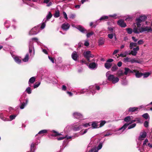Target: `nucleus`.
Segmentation results:
<instances>
[{
  "label": "nucleus",
  "instance_id": "1",
  "mask_svg": "<svg viewBox=\"0 0 152 152\" xmlns=\"http://www.w3.org/2000/svg\"><path fill=\"white\" fill-rule=\"evenodd\" d=\"M100 89V87L98 86H92L89 87L88 89H83L81 90L79 93L80 94H83L86 92L89 91V93L92 94V95L95 94V90L96 89L99 90Z\"/></svg>",
  "mask_w": 152,
  "mask_h": 152
},
{
  "label": "nucleus",
  "instance_id": "2",
  "mask_svg": "<svg viewBox=\"0 0 152 152\" xmlns=\"http://www.w3.org/2000/svg\"><path fill=\"white\" fill-rule=\"evenodd\" d=\"M110 72L108 71L106 73V75L107 79L110 81H111L113 84L118 82L119 79L117 77H115L113 75L110 74Z\"/></svg>",
  "mask_w": 152,
  "mask_h": 152
},
{
  "label": "nucleus",
  "instance_id": "3",
  "mask_svg": "<svg viewBox=\"0 0 152 152\" xmlns=\"http://www.w3.org/2000/svg\"><path fill=\"white\" fill-rule=\"evenodd\" d=\"M136 121V119L133 120L132 119L131 120V122L129 123L126 124H124L120 128L116 133V134H120L127 127V126L130 124L135 122Z\"/></svg>",
  "mask_w": 152,
  "mask_h": 152
},
{
  "label": "nucleus",
  "instance_id": "4",
  "mask_svg": "<svg viewBox=\"0 0 152 152\" xmlns=\"http://www.w3.org/2000/svg\"><path fill=\"white\" fill-rule=\"evenodd\" d=\"M29 52L30 54V56L32 58L34 55V49L33 42L30 41L29 44Z\"/></svg>",
  "mask_w": 152,
  "mask_h": 152
},
{
  "label": "nucleus",
  "instance_id": "5",
  "mask_svg": "<svg viewBox=\"0 0 152 152\" xmlns=\"http://www.w3.org/2000/svg\"><path fill=\"white\" fill-rule=\"evenodd\" d=\"M83 55L88 62H91L90 60V58H93L94 56L93 55L91 54V52L89 50L84 52L83 53Z\"/></svg>",
  "mask_w": 152,
  "mask_h": 152
},
{
  "label": "nucleus",
  "instance_id": "6",
  "mask_svg": "<svg viewBox=\"0 0 152 152\" xmlns=\"http://www.w3.org/2000/svg\"><path fill=\"white\" fill-rule=\"evenodd\" d=\"M95 61L94 59H93L91 60L92 62L89 64L88 66L90 69L93 70H95L98 67V64L97 63L93 62Z\"/></svg>",
  "mask_w": 152,
  "mask_h": 152
},
{
  "label": "nucleus",
  "instance_id": "7",
  "mask_svg": "<svg viewBox=\"0 0 152 152\" xmlns=\"http://www.w3.org/2000/svg\"><path fill=\"white\" fill-rule=\"evenodd\" d=\"M72 129L74 131H77L79 130L80 129L83 128V125L80 124L78 123H76L74 124L72 127Z\"/></svg>",
  "mask_w": 152,
  "mask_h": 152
},
{
  "label": "nucleus",
  "instance_id": "8",
  "mask_svg": "<svg viewBox=\"0 0 152 152\" xmlns=\"http://www.w3.org/2000/svg\"><path fill=\"white\" fill-rule=\"evenodd\" d=\"M141 32H152V28L151 26H145L141 27Z\"/></svg>",
  "mask_w": 152,
  "mask_h": 152
},
{
  "label": "nucleus",
  "instance_id": "9",
  "mask_svg": "<svg viewBox=\"0 0 152 152\" xmlns=\"http://www.w3.org/2000/svg\"><path fill=\"white\" fill-rule=\"evenodd\" d=\"M73 116L75 118L79 119H81L83 118V115L81 113L75 112L73 113Z\"/></svg>",
  "mask_w": 152,
  "mask_h": 152
},
{
  "label": "nucleus",
  "instance_id": "10",
  "mask_svg": "<svg viewBox=\"0 0 152 152\" xmlns=\"http://www.w3.org/2000/svg\"><path fill=\"white\" fill-rule=\"evenodd\" d=\"M38 28L37 27H35L33 28L29 32V35H31L37 34L38 32L37 31Z\"/></svg>",
  "mask_w": 152,
  "mask_h": 152
},
{
  "label": "nucleus",
  "instance_id": "11",
  "mask_svg": "<svg viewBox=\"0 0 152 152\" xmlns=\"http://www.w3.org/2000/svg\"><path fill=\"white\" fill-rule=\"evenodd\" d=\"M147 135V133L146 132H144L142 133H140L139 136L138 137V140L140 141L142 140H143L146 137Z\"/></svg>",
  "mask_w": 152,
  "mask_h": 152
},
{
  "label": "nucleus",
  "instance_id": "12",
  "mask_svg": "<svg viewBox=\"0 0 152 152\" xmlns=\"http://www.w3.org/2000/svg\"><path fill=\"white\" fill-rule=\"evenodd\" d=\"M118 24L122 27L124 28L126 27V25L124 20L122 19L119 20L117 22Z\"/></svg>",
  "mask_w": 152,
  "mask_h": 152
},
{
  "label": "nucleus",
  "instance_id": "13",
  "mask_svg": "<svg viewBox=\"0 0 152 152\" xmlns=\"http://www.w3.org/2000/svg\"><path fill=\"white\" fill-rule=\"evenodd\" d=\"M76 137L75 136H69L67 135H66L64 137H61L59 138H58L57 139L58 140H63L65 138H66L67 140H68L70 139L73 138L74 139Z\"/></svg>",
  "mask_w": 152,
  "mask_h": 152
},
{
  "label": "nucleus",
  "instance_id": "14",
  "mask_svg": "<svg viewBox=\"0 0 152 152\" xmlns=\"http://www.w3.org/2000/svg\"><path fill=\"white\" fill-rule=\"evenodd\" d=\"M70 27V25L67 23H65L62 25L61 27L62 29L65 31L68 30Z\"/></svg>",
  "mask_w": 152,
  "mask_h": 152
},
{
  "label": "nucleus",
  "instance_id": "15",
  "mask_svg": "<svg viewBox=\"0 0 152 152\" xmlns=\"http://www.w3.org/2000/svg\"><path fill=\"white\" fill-rule=\"evenodd\" d=\"M139 47L137 46L136 48H133V50L131 51L132 53V55L133 56H135L136 55L137 52L139 50Z\"/></svg>",
  "mask_w": 152,
  "mask_h": 152
},
{
  "label": "nucleus",
  "instance_id": "16",
  "mask_svg": "<svg viewBox=\"0 0 152 152\" xmlns=\"http://www.w3.org/2000/svg\"><path fill=\"white\" fill-rule=\"evenodd\" d=\"M143 22L141 20L137 18L136 19V24L138 28H140L141 26V23Z\"/></svg>",
  "mask_w": 152,
  "mask_h": 152
},
{
  "label": "nucleus",
  "instance_id": "17",
  "mask_svg": "<svg viewBox=\"0 0 152 152\" xmlns=\"http://www.w3.org/2000/svg\"><path fill=\"white\" fill-rule=\"evenodd\" d=\"M25 100L26 102H23L21 103V105L20 106V108L21 109H24L28 102V99H25Z\"/></svg>",
  "mask_w": 152,
  "mask_h": 152
},
{
  "label": "nucleus",
  "instance_id": "18",
  "mask_svg": "<svg viewBox=\"0 0 152 152\" xmlns=\"http://www.w3.org/2000/svg\"><path fill=\"white\" fill-rule=\"evenodd\" d=\"M36 78L35 77H31L29 79L28 82V84L29 86H31V84L33 83L35 81Z\"/></svg>",
  "mask_w": 152,
  "mask_h": 152
},
{
  "label": "nucleus",
  "instance_id": "19",
  "mask_svg": "<svg viewBox=\"0 0 152 152\" xmlns=\"http://www.w3.org/2000/svg\"><path fill=\"white\" fill-rule=\"evenodd\" d=\"M78 55L77 53L75 51H74L73 52L72 54V58L75 61H76L77 60Z\"/></svg>",
  "mask_w": 152,
  "mask_h": 152
},
{
  "label": "nucleus",
  "instance_id": "20",
  "mask_svg": "<svg viewBox=\"0 0 152 152\" xmlns=\"http://www.w3.org/2000/svg\"><path fill=\"white\" fill-rule=\"evenodd\" d=\"M52 15L50 12H49L48 14L47 15L46 18L44 19L43 21H45V22H46L47 21L49 20L52 17Z\"/></svg>",
  "mask_w": 152,
  "mask_h": 152
},
{
  "label": "nucleus",
  "instance_id": "21",
  "mask_svg": "<svg viewBox=\"0 0 152 152\" xmlns=\"http://www.w3.org/2000/svg\"><path fill=\"white\" fill-rule=\"evenodd\" d=\"M105 41V39L102 37H100L98 40L99 45H103Z\"/></svg>",
  "mask_w": 152,
  "mask_h": 152
},
{
  "label": "nucleus",
  "instance_id": "22",
  "mask_svg": "<svg viewBox=\"0 0 152 152\" xmlns=\"http://www.w3.org/2000/svg\"><path fill=\"white\" fill-rule=\"evenodd\" d=\"M132 119V116H128L124 118V121L126 122H129V123L130 122L131 120Z\"/></svg>",
  "mask_w": 152,
  "mask_h": 152
},
{
  "label": "nucleus",
  "instance_id": "23",
  "mask_svg": "<svg viewBox=\"0 0 152 152\" xmlns=\"http://www.w3.org/2000/svg\"><path fill=\"white\" fill-rule=\"evenodd\" d=\"M139 109H140V108L137 107H130L128 109V111L129 112H134L138 111Z\"/></svg>",
  "mask_w": 152,
  "mask_h": 152
},
{
  "label": "nucleus",
  "instance_id": "24",
  "mask_svg": "<svg viewBox=\"0 0 152 152\" xmlns=\"http://www.w3.org/2000/svg\"><path fill=\"white\" fill-rule=\"evenodd\" d=\"M37 145L36 143H31L30 146V152L28 151L27 152H34L35 151V149L34 148L35 145Z\"/></svg>",
  "mask_w": 152,
  "mask_h": 152
},
{
  "label": "nucleus",
  "instance_id": "25",
  "mask_svg": "<svg viewBox=\"0 0 152 152\" xmlns=\"http://www.w3.org/2000/svg\"><path fill=\"white\" fill-rule=\"evenodd\" d=\"M0 118L1 120L5 121H9V119L4 117L2 113L0 114Z\"/></svg>",
  "mask_w": 152,
  "mask_h": 152
},
{
  "label": "nucleus",
  "instance_id": "26",
  "mask_svg": "<svg viewBox=\"0 0 152 152\" xmlns=\"http://www.w3.org/2000/svg\"><path fill=\"white\" fill-rule=\"evenodd\" d=\"M77 28L80 31L83 33H85L87 32V31L86 29H85L83 27L80 26H78L77 27Z\"/></svg>",
  "mask_w": 152,
  "mask_h": 152
},
{
  "label": "nucleus",
  "instance_id": "27",
  "mask_svg": "<svg viewBox=\"0 0 152 152\" xmlns=\"http://www.w3.org/2000/svg\"><path fill=\"white\" fill-rule=\"evenodd\" d=\"M112 66V63H108L107 62L104 64L105 67L108 69H109Z\"/></svg>",
  "mask_w": 152,
  "mask_h": 152
},
{
  "label": "nucleus",
  "instance_id": "28",
  "mask_svg": "<svg viewBox=\"0 0 152 152\" xmlns=\"http://www.w3.org/2000/svg\"><path fill=\"white\" fill-rule=\"evenodd\" d=\"M133 31L134 33L136 34H139L140 33H142L141 32V28L139 29H138L136 27H135L133 28Z\"/></svg>",
  "mask_w": 152,
  "mask_h": 152
},
{
  "label": "nucleus",
  "instance_id": "29",
  "mask_svg": "<svg viewBox=\"0 0 152 152\" xmlns=\"http://www.w3.org/2000/svg\"><path fill=\"white\" fill-rule=\"evenodd\" d=\"M13 58L15 61L16 63L18 64H20L21 63V60L18 57L15 56L13 57Z\"/></svg>",
  "mask_w": 152,
  "mask_h": 152
},
{
  "label": "nucleus",
  "instance_id": "30",
  "mask_svg": "<svg viewBox=\"0 0 152 152\" xmlns=\"http://www.w3.org/2000/svg\"><path fill=\"white\" fill-rule=\"evenodd\" d=\"M47 132V130L46 129L40 131L36 135L37 136L38 134L41 135L42 136L45 133Z\"/></svg>",
  "mask_w": 152,
  "mask_h": 152
},
{
  "label": "nucleus",
  "instance_id": "31",
  "mask_svg": "<svg viewBox=\"0 0 152 152\" xmlns=\"http://www.w3.org/2000/svg\"><path fill=\"white\" fill-rule=\"evenodd\" d=\"M124 74V73L123 72V71L121 69L119 70L118 71L117 74V75L119 77L123 76Z\"/></svg>",
  "mask_w": 152,
  "mask_h": 152
},
{
  "label": "nucleus",
  "instance_id": "32",
  "mask_svg": "<svg viewBox=\"0 0 152 152\" xmlns=\"http://www.w3.org/2000/svg\"><path fill=\"white\" fill-rule=\"evenodd\" d=\"M143 74L142 73L139 72L138 71L135 73V76L137 78H140L143 76Z\"/></svg>",
  "mask_w": 152,
  "mask_h": 152
},
{
  "label": "nucleus",
  "instance_id": "33",
  "mask_svg": "<svg viewBox=\"0 0 152 152\" xmlns=\"http://www.w3.org/2000/svg\"><path fill=\"white\" fill-rule=\"evenodd\" d=\"M125 71L124 72V74L126 75L128 73H130V72L131 71V69H129L128 68H124Z\"/></svg>",
  "mask_w": 152,
  "mask_h": 152
},
{
  "label": "nucleus",
  "instance_id": "34",
  "mask_svg": "<svg viewBox=\"0 0 152 152\" xmlns=\"http://www.w3.org/2000/svg\"><path fill=\"white\" fill-rule=\"evenodd\" d=\"M50 0H44L43 3L46 4H48L47 5V7H50L52 4L51 2H49Z\"/></svg>",
  "mask_w": 152,
  "mask_h": 152
},
{
  "label": "nucleus",
  "instance_id": "35",
  "mask_svg": "<svg viewBox=\"0 0 152 152\" xmlns=\"http://www.w3.org/2000/svg\"><path fill=\"white\" fill-rule=\"evenodd\" d=\"M137 45V43L132 42L130 43L129 47L130 49H132L134 47H135Z\"/></svg>",
  "mask_w": 152,
  "mask_h": 152
},
{
  "label": "nucleus",
  "instance_id": "36",
  "mask_svg": "<svg viewBox=\"0 0 152 152\" xmlns=\"http://www.w3.org/2000/svg\"><path fill=\"white\" fill-rule=\"evenodd\" d=\"M29 58V54L27 53L26 55L25 58L23 59V61L24 62L28 61Z\"/></svg>",
  "mask_w": 152,
  "mask_h": 152
},
{
  "label": "nucleus",
  "instance_id": "37",
  "mask_svg": "<svg viewBox=\"0 0 152 152\" xmlns=\"http://www.w3.org/2000/svg\"><path fill=\"white\" fill-rule=\"evenodd\" d=\"M138 18L141 20L143 21H144L147 19V17L146 16L143 15L140 16Z\"/></svg>",
  "mask_w": 152,
  "mask_h": 152
},
{
  "label": "nucleus",
  "instance_id": "38",
  "mask_svg": "<svg viewBox=\"0 0 152 152\" xmlns=\"http://www.w3.org/2000/svg\"><path fill=\"white\" fill-rule=\"evenodd\" d=\"M108 16H105L103 15L98 20H97L96 22L100 20V21H101L103 20H104L105 19H108Z\"/></svg>",
  "mask_w": 152,
  "mask_h": 152
},
{
  "label": "nucleus",
  "instance_id": "39",
  "mask_svg": "<svg viewBox=\"0 0 152 152\" xmlns=\"http://www.w3.org/2000/svg\"><path fill=\"white\" fill-rule=\"evenodd\" d=\"M130 62L132 64H133L135 63H140V62L139 61L136 60L135 59H132L131 58L130 60Z\"/></svg>",
  "mask_w": 152,
  "mask_h": 152
},
{
  "label": "nucleus",
  "instance_id": "40",
  "mask_svg": "<svg viewBox=\"0 0 152 152\" xmlns=\"http://www.w3.org/2000/svg\"><path fill=\"white\" fill-rule=\"evenodd\" d=\"M17 115H10V119L9 121H12V120L14 119L17 116Z\"/></svg>",
  "mask_w": 152,
  "mask_h": 152
},
{
  "label": "nucleus",
  "instance_id": "41",
  "mask_svg": "<svg viewBox=\"0 0 152 152\" xmlns=\"http://www.w3.org/2000/svg\"><path fill=\"white\" fill-rule=\"evenodd\" d=\"M59 15L60 13L59 11L58 10H56L54 15V17L55 18H58L59 16Z\"/></svg>",
  "mask_w": 152,
  "mask_h": 152
},
{
  "label": "nucleus",
  "instance_id": "42",
  "mask_svg": "<svg viewBox=\"0 0 152 152\" xmlns=\"http://www.w3.org/2000/svg\"><path fill=\"white\" fill-rule=\"evenodd\" d=\"M52 132L53 133H54L55 134H53L52 135V136H53L56 137V136H57L60 135H61V133H58V132H57L56 131L53 130L52 131Z\"/></svg>",
  "mask_w": 152,
  "mask_h": 152
},
{
  "label": "nucleus",
  "instance_id": "43",
  "mask_svg": "<svg viewBox=\"0 0 152 152\" xmlns=\"http://www.w3.org/2000/svg\"><path fill=\"white\" fill-rule=\"evenodd\" d=\"M91 125L92 126V128L93 129H95L97 128V124L95 122H93Z\"/></svg>",
  "mask_w": 152,
  "mask_h": 152
},
{
  "label": "nucleus",
  "instance_id": "44",
  "mask_svg": "<svg viewBox=\"0 0 152 152\" xmlns=\"http://www.w3.org/2000/svg\"><path fill=\"white\" fill-rule=\"evenodd\" d=\"M118 69V67L116 65H114L113 66L111 69V70L113 71L114 72Z\"/></svg>",
  "mask_w": 152,
  "mask_h": 152
},
{
  "label": "nucleus",
  "instance_id": "45",
  "mask_svg": "<svg viewBox=\"0 0 152 152\" xmlns=\"http://www.w3.org/2000/svg\"><path fill=\"white\" fill-rule=\"evenodd\" d=\"M126 30L127 31V33L129 34H131L133 31L132 29L130 28H126Z\"/></svg>",
  "mask_w": 152,
  "mask_h": 152
},
{
  "label": "nucleus",
  "instance_id": "46",
  "mask_svg": "<svg viewBox=\"0 0 152 152\" xmlns=\"http://www.w3.org/2000/svg\"><path fill=\"white\" fill-rule=\"evenodd\" d=\"M143 117L145 119H147L148 118L149 119V116L148 114L147 113H145L143 114L142 115Z\"/></svg>",
  "mask_w": 152,
  "mask_h": 152
},
{
  "label": "nucleus",
  "instance_id": "47",
  "mask_svg": "<svg viewBox=\"0 0 152 152\" xmlns=\"http://www.w3.org/2000/svg\"><path fill=\"white\" fill-rule=\"evenodd\" d=\"M25 91H26L28 94H31V88L30 87H28L27 88L26 90Z\"/></svg>",
  "mask_w": 152,
  "mask_h": 152
},
{
  "label": "nucleus",
  "instance_id": "48",
  "mask_svg": "<svg viewBox=\"0 0 152 152\" xmlns=\"http://www.w3.org/2000/svg\"><path fill=\"white\" fill-rule=\"evenodd\" d=\"M131 59V58L129 57H126L125 58L123 59V61L124 62L126 63V62H130Z\"/></svg>",
  "mask_w": 152,
  "mask_h": 152
},
{
  "label": "nucleus",
  "instance_id": "49",
  "mask_svg": "<svg viewBox=\"0 0 152 152\" xmlns=\"http://www.w3.org/2000/svg\"><path fill=\"white\" fill-rule=\"evenodd\" d=\"M136 124L135 123H134L132 124H131L128 127V129H131L133 128L136 126Z\"/></svg>",
  "mask_w": 152,
  "mask_h": 152
},
{
  "label": "nucleus",
  "instance_id": "50",
  "mask_svg": "<svg viewBox=\"0 0 152 152\" xmlns=\"http://www.w3.org/2000/svg\"><path fill=\"white\" fill-rule=\"evenodd\" d=\"M108 37L110 39H112L114 36H115V34L113 33V34H108Z\"/></svg>",
  "mask_w": 152,
  "mask_h": 152
},
{
  "label": "nucleus",
  "instance_id": "51",
  "mask_svg": "<svg viewBox=\"0 0 152 152\" xmlns=\"http://www.w3.org/2000/svg\"><path fill=\"white\" fill-rule=\"evenodd\" d=\"M148 140L147 139H146L144 141L143 144H142V147L144 148L145 147V145H146L147 143L148 142Z\"/></svg>",
  "mask_w": 152,
  "mask_h": 152
},
{
  "label": "nucleus",
  "instance_id": "52",
  "mask_svg": "<svg viewBox=\"0 0 152 152\" xmlns=\"http://www.w3.org/2000/svg\"><path fill=\"white\" fill-rule=\"evenodd\" d=\"M43 22L42 23L41 26L40 27L41 28L43 29L45 28L46 25V23L45 21L43 20Z\"/></svg>",
  "mask_w": 152,
  "mask_h": 152
},
{
  "label": "nucleus",
  "instance_id": "53",
  "mask_svg": "<svg viewBox=\"0 0 152 152\" xmlns=\"http://www.w3.org/2000/svg\"><path fill=\"white\" fill-rule=\"evenodd\" d=\"M40 84V82H38V83H35L34 85V86H33L34 88H37L39 86Z\"/></svg>",
  "mask_w": 152,
  "mask_h": 152
},
{
  "label": "nucleus",
  "instance_id": "54",
  "mask_svg": "<svg viewBox=\"0 0 152 152\" xmlns=\"http://www.w3.org/2000/svg\"><path fill=\"white\" fill-rule=\"evenodd\" d=\"M10 23V21L8 20H7L4 22V24L6 27L8 28L9 27V26L7 24H9Z\"/></svg>",
  "mask_w": 152,
  "mask_h": 152
},
{
  "label": "nucleus",
  "instance_id": "55",
  "mask_svg": "<svg viewBox=\"0 0 152 152\" xmlns=\"http://www.w3.org/2000/svg\"><path fill=\"white\" fill-rule=\"evenodd\" d=\"M102 143H100L98 146L97 148H96L97 150H98V151L101 149L102 147Z\"/></svg>",
  "mask_w": 152,
  "mask_h": 152
},
{
  "label": "nucleus",
  "instance_id": "56",
  "mask_svg": "<svg viewBox=\"0 0 152 152\" xmlns=\"http://www.w3.org/2000/svg\"><path fill=\"white\" fill-rule=\"evenodd\" d=\"M94 33L93 32L91 31L90 33L87 34L86 36L88 38L89 37L94 34Z\"/></svg>",
  "mask_w": 152,
  "mask_h": 152
},
{
  "label": "nucleus",
  "instance_id": "57",
  "mask_svg": "<svg viewBox=\"0 0 152 152\" xmlns=\"http://www.w3.org/2000/svg\"><path fill=\"white\" fill-rule=\"evenodd\" d=\"M83 127H87L88 126H91L90 123H86L82 125Z\"/></svg>",
  "mask_w": 152,
  "mask_h": 152
},
{
  "label": "nucleus",
  "instance_id": "58",
  "mask_svg": "<svg viewBox=\"0 0 152 152\" xmlns=\"http://www.w3.org/2000/svg\"><path fill=\"white\" fill-rule=\"evenodd\" d=\"M124 54L125 56L128 55H132V53L131 51H125L124 52Z\"/></svg>",
  "mask_w": 152,
  "mask_h": 152
},
{
  "label": "nucleus",
  "instance_id": "59",
  "mask_svg": "<svg viewBox=\"0 0 152 152\" xmlns=\"http://www.w3.org/2000/svg\"><path fill=\"white\" fill-rule=\"evenodd\" d=\"M150 73L149 72L146 73L145 74H143V76H144V77H147L150 75Z\"/></svg>",
  "mask_w": 152,
  "mask_h": 152
},
{
  "label": "nucleus",
  "instance_id": "60",
  "mask_svg": "<svg viewBox=\"0 0 152 152\" xmlns=\"http://www.w3.org/2000/svg\"><path fill=\"white\" fill-rule=\"evenodd\" d=\"M144 126L146 127H147L148 126V122L147 121H145L144 123Z\"/></svg>",
  "mask_w": 152,
  "mask_h": 152
},
{
  "label": "nucleus",
  "instance_id": "61",
  "mask_svg": "<svg viewBox=\"0 0 152 152\" xmlns=\"http://www.w3.org/2000/svg\"><path fill=\"white\" fill-rule=\"evenodd\" d=\"M106 123V121H102L100 123V126L102 127Z\"/></svg>",
  "mask_w": 152,
  "mask_h": 152
},
{
  "label": "nucleus",
  "instance_id": "62",
  "mask_svg": "<svg viewBox=\"0 0 152 152\" xmlns=\"http://www.w3.org/2000/svg\"><path fill=\"white\" fill-rule=\"evenodd\" d=\"M89 43L88 40H86L85 42L84 45L86 46H89Z\"/></svg>",
  "mask_w": 152,
  "mask_h": 152
},
{
  "label": "nucleus",
  "instance_id": "63",
  "mask_svg": "<svg viewBox=\"0 0 152 152\" xmlns=\"http://www.w3.org/2000/svg\"><path fill=\"white\" fill-rule=\"evenodd\" d=\"M144 43V41L142 39H140L137 42V44L139 45H142Z\"/></svg>",
  "mask_w": 152,
  "mask_h": 152
},
{
  "label": "nucleus",
  "instance_id": "64",
  "mask_svg": "<svg viewBox=\"0 0 152 152\" xmlns=\"http://www.w3.org/2000/svg\"><path fill=\"white\" fill-rule=\"evenodd\" d=\"M63 14L64 18L66 20L67 19L68 17L66 13L64 11L63 12Z\"/></svg>",
  "mask_w": 152,
  "mask_h": 152
}]
</instances>
